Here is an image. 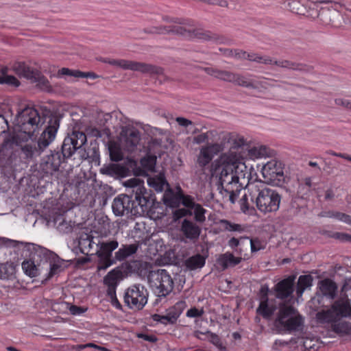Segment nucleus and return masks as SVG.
Instances as JSON below:
<instances>
[{
	"mask_svg": "<svg viewBox=\"0 0 351 351\" xmlns=\"http://www.w3.org/2000/svg\"><path fill=\"white\" fill-rule=\"evenodd\" d=\"M38 255L41 256V254H43L44 258L45 259V262L47 263L49 261V271L47 274L46 280H49L53 276L60 272L62 270V261L56 254L47 250L46 248H43L40 247H38Z\"/></svg>",
	"mask_w": 351,
	"mask_h": 351,
	"instance_id": "aec40b11",
	"label": "nucleus"
},
{
	"mask_svg": "<svg viewBox=\"0 0 351 351\" xmlns=\"http://www.w3.org/2000/svg\"><path fill=\"white\" fill-rule=\"evenodd\" d=\"M192 210L186 208H178L173 212V217L176 219H179L186 216H191Z\"/></svg>",
	"mask_w": 351,
	"mask_h": 351,
	"instance_id": "6e6d98bb",
	"label": "nucleus"
},
{
	"mask_svg": "<svg viewBox=\"0 0 351 351\" xmlns=\"http://www.w3.org/2000/svg\"><path fill=\"white\" fill-rule=\"evenodd\" d=\"M121 275V271L112 269L104 278V283L108 287L107 293L110 298L115 296L118 280Z\"/></svg>",
	"mask_w": 351,
	"mask_h": 351,
	"instance_id": "393cba45",
	"label": "nucleus"
},
{
	"mask_svg": "<svg viewBox=\"0 0 351 351\" xmlns=\"http://www.w3.org/2000/svg\"><path fill=\"white\" fill-rule=\"evenodd\" d=\"M125 186L132 189V193H134L136 200H141L145 198L146 200H149V205H152V195L144 186L143 180L138 178H130L125 182Z\"/></svg>",
	"mask_w": 351,
	"mask_h": 351,
	"instance_id": "6ab92c4d",
	"label": "nucleus"
},
{
	"mask_svg": "<svg viewBox=\"0 0 351 351\" xmlns=\"http://www.w3.org/2000/svg\"><path fill=\"white\" fill-rule=\"evenodd\" d=\"M149 292L142 285H134L128 287L124 293L125 304L131 310H142L147 303Z\"/></svg>",
	"mask_w": 351,
	"mask_h": 351,
	"instance_id": "6e6552de",
	"label": "nucleus"
},
{
	"mask_svg": "<svg viewBox=\"0 0 351 351\" xmlns=\"http://www.w3.org/2000/svg\"><path fill=\"white\" fill-rule=\"evenodd\" d=\"M77 73L78 74L79 78H96V75L92 72H82L79 71Z\"/></svg>",
	"mask_w": 351,
	"mask_h": 351,
	"instance_id": "338daca9",
	"label": "nucleus"
},
{
	"mask_svg": "<svg viewBox=\"0 0 351 351\" xmlns=\"http://www.w3.org/2000/svg\"><path fill=\"white\" fill-rule=\"evenodd\" d=\"M223 145L219 143H208L199 149L197 156V163L204 167L213 160L214 157L223 150Z\"/></svg>",
	"mask_w": 351,
	"mask_h": 351,
	"instance_id": "2eb2a0df",
	"label": "nucleus"
},
{
	"mask_svg": "<svg viewBox=\"0 0 351 351\" xmlns=\"http://www.w3.org/2000/svg\"><path fill=\"white\" fill-rule=\"evenodd\" d=\"M125 146L128 152H134L141 140L140 132L134 128H125L122 131Z\"/></svg>",
	"mask_w": 351,
	"mask_h": 351,
	"instance_id": "5701e85b",
	"label": "nucleus"
},
{
	"mask_svg": "<svg viewBox=\"0 0 351 351\" xmlns=\"http://www.w3.org/2000/svg\"><path fill=\"white\" fill-rule=\"evenodd\" d=\"M269 293L268 286L262 285L258 293L259 305L256 308V313L266 319H270L277 309L274 300L269 298Z\"/></svg>",
	"mask_w": 351,
	"mask_h": 351,
	"instance_id": "ddd939ff",
	"label": "nucleus"
},
{
	"mask_svg": "<svg viewBox=\"0 0 351 351\" xmlns=\"http://www.w3.org/2000/svg\"><path fill=\"white\" fill-rule=\"evenodd\" d=\"M226 56L234 57L237 59L248 60L258 63L265 64H275L282 68L291 69L293 70H304V66L288 60H274L269 56H262L254 53H247L242 50H231L229 49H220Z\"/></svg>",
	"mask_w": 351,
	"mask_h": 351,
	"instance_id": "39448f33",
	"label": "nucleus"
},
{
	"mask_svg": "<svg viewBox=\"0 0 351 351\" xmlns=\"http://www.w3.org/2000/svg\"><path fill=\"white\" fill-rule=\"evenodd\" d=\"M250 183L247 184L245 193L239 202L241 211L247 215H254L256 213V210L254 208L256 204V199L250 195L249 191Z\"/></svg>",
	"mask_w": 351,
	"mask_h": 351,
	"instance_id": "4be33fe9",
	"label": "nucleus"
},
{
	"mask_svg": "<svg viewBox=\"0 0 351 351\" xmlns=\"http://www.w3.org/2000/svg\"><path fill=\"white\" fill-rule=\"evenodd\" d=\"M228 143L231 145L230 150L215 160L212 171L214 173H219L218 188L220 193L234 204L243 189L240 179L245 178L243 172L247 168L238 149L245 145L246 141L243 136L232 134L228 138Z\"/></svg>",
	"mask_w": 351,
	"mask_h": 351,
	"instance_id": "f03ea898",
	"label": "nucleus"
},
{
	"mask_svg": "<svg viewBox=\"0 0 351 351\" xmlns=\"http://www.w3.org/2000/svg\"><path fill=\"white\" fill-rule=\"evenodd\" d=\"M321 3L324 2L322 1ZM326 3L330 4V7L332 10L322 8L317 12V17L324 25L337 28L341 25L339 21L341 18L340 12L343 5L335 1H326Z\"/></svg>",
	"mask_w": 351,
	"mask_h": 351,
	"instance_id": "f8f14e48",
	"label": "nucleus"
},
{
	"mask_svg": "<svg viewBox=\"0 0 351 351\" xmlns=\"http://www.w3.org/2000/svg\"><path fill=\"white\" fill-rule=\"evenodd\" d=\"M331 307L336 316L346 317L351 315V304L348 301L338 300Z\"/></svg>",
	"mask_w": 351,
	"mask_h": 351,
	"instance_id": "c756f323",
	"label": "nucleus"
},
{
	"mask_svg": "<svg viewBox=\"0 0 351 351\" xmlns=\"http://www.w3.org/2000/svg\"><path fill=\"white\" fill-rule=\"evenodd\" d=\"M47 117L33 107H26L19 114L17 121L21 132L13 135L12 143L21 147V154L26 160L40 156L55 140L60 127V120L50 117L38 141H29L34 132L46 122Z\"/></svg>",
	"mask_w": 351,
	"mask_h": 351,
	"instance_id": "f257e3e1",
	"label": "nucleus"
},
{
	"mask_svg": "<svg viewBox=\"0 0 351 351\" xmlns=\"http://www.w3.org/2000/svg\"><path fill=\"white\" fill-rule=\"evenodd\" d=\"M148 280L150 287L158 298H165L173 289V280L165 269L151 271Z\"/></svg>",
	"mask_w": 351,
	"mask_h": 351,
	"instance_id": "0eeeda50",
	"label": "nucleus"
},
{
	"mask_svg": "<svg viewBox=\"0 0 351 351\" xmlns=\"http://www.w3.org/2000/svg\"><path fill=\"white\" fill-rule=\"evenodd\" d=\"M137 249L138 246L135 244L123 245V247L115 252V259L119 261H122L135 254Z\"/></svg>",
	"mask_w": 351,
	"mask_h": 351,
	"instance_id": "4c0bfd02",
	"label": "nucleus"
},
{
	"mask_svg": "<svg viewBox=\"0 0 351 351\" xmlns=\"http://www.w3.org/2000/svg\"><path fill=\"white\" fill-rule=\"evenodd\" d=\"M295 279V275H290L276 283L273 288L276 298L283 300L291 297L294 292Z\"/></svg>",
	"mask_w": 351,
	"mask_h": 351,
	"instance_id": "f3484780",
	"label": "nucleus"
},
{
	"mask_svg": "<svg viewBox=\"0 0 351 351\" xmlns=\"http://www.w3.org/2000/svg\"><path fill=\"white\" fill-rule=\"evenodd\" d=\"M205 263L206 257L199 254L189 257L185 261L186 267L191 270L202 268L204 266Z\"/></svg>",
	"mask_w": 351,
	"mask_h": 351,
	"instance_id": "58836bf2",
	"label": "nucleus"
},
{
	"mask_svg": "<svg viewBox=\"0 0 351 351\" xmlns=\"http://www.w3.org/2000/svg\"><path fill=\"white\" fill-rule=\"evenodd\" d=\"M241 257H236L231 252H226L219 255L217 259V263L222 270H226L228 267H234L241 262Z\"/></svg>",
	"mask_w": 351,
	"mask_h": 351,
	"instance_id": "bb28decb",
	"label": "nucleus"
},
{
	"mask_svg": "<svg viewBox=\"0 0 351 351\" xmlns=\"http://www.w3.org/2000/svg\"><path fill=\"white\" fill-rule=\"evenodd\" d=\"M303 324L304 319L302 316L297 313L276 326L282 327L286 331L291 332L298 330Z\"/></svg>",
	"mask_w": 351,
	"mask_h": 351,
	"instance_id": "cd10ccee",
	"label": "nucleus"
},
{
	"mask_svg": "<svg viewBox=\"0 0 351 351\" xmlns=\"http://www.w3.org/2000/svg\"><path fill=\"white\" fill-rule=\"evenodd\" d=\"M204 70L207 74L226 82H232L235 84L247 88L252 87L256 88L258 87V82L250 80L246 77L239 74L219 70L213 67H206Z\"/></svg>",
	"mask_w": 351,
	"mask_h": 351,
	"instance_id": "9b49d317",
	"label": "nucleus"
},
{
	"mask_svg": "<svg viewBox=\"0 0 351 351\" xmlns=\"http://www.w3.org/2000/svg\"><path fill=\"white\" fill-rule=\"evenodd\" d=\"M328 154H330V155L334 156H337V157L342 158L343 159H346V160L351 162V156H350V155H348L347 154L337 153V152H335L334 151H332V150H330L329 152H328Z\"/></svg>",
	"mask_w": 351,
	"mask_h": 351,
	"instance_id": "69168bd1",
	"label": "nucleus"
},
{
	"mask_svg": "<svg viewBox=\"0 0 351 351\" xmlns=\"http://www.w3.org/2000/svg\"><path fill=\"white\" fill-rule=\"evenodd\" d=\"M206 334L210 343L220 349L222 348L221 339L217 335L210 331H208Z\"/></svg>",
	"mask_w": 351,
	"mask_h": 351,
	"instance_id": "4d7b16f0",
	"label": "nucleus"
},
{
	"mask_svg": "<svg viewBox=\"0 0 351 351\" xmlns=\"http://www.w3.org/2000/svg\"><path fill=\"white\" fill-rule=\"evenodd\" d=\"M335 103L337 105H341L343 107L351 110V101L346 99H337Z\"/></svg>",
	"mask_w": 351,
	"mask_h": 351,
	"instance_id": "e2e57ef3",
	"label": "nucleus"
},
{
	"mask_svg": "<svg viewBox=\"0 0 351 351\" xmlns=\"http://www.w3.org/2000/svg\"><path fill=\"white\" fill-rule=\"evenodd\" d=\"M201 231L200 226L190 219H184L181 223L180 232L189 240L197 239Z\"/></svg>",
	"mask_w": 351,
	"mask_h": 351,
	"instance_id": "b1692460",
	"label": "nucleus"
},
{
	"mask_svg": "<svg viewBox=\"0 0 351 351\" xmlns=\"http://www.w3.org/2000/svg\"><path fill=\"white\" fill-rule=\"evenodd\" d=\"M272 154L273 150L265 145L253 147L248 150V156L252 160L269 157L271 156Z\"/></svg>",
	"mask_w": 351,
	"mask_h": 351,
	"instance_id": "473e14b6",
	"label": "nucleus"
},
{
	"mask_svg": "<svg viewBox=\"0 0 351 351\" xmlns=\"http://www.w3.org/2000/svg\"><path fill=\"white\" fill-rule=\"evenodd\" d=\"M186 306L187 304L185 300H180L177 302L173 306L169 307L167 310V313H168L171 316H173L174 319L178 321L180 315L182 313Z\"/></svg>",
	"mask_w": 351,
	"mask_h": 351,
	"instance_id": "37998d69",
	"label": "nucleus"
},
{
	"mask_svg": "<svg viewBox=\"0 0 351 351\" xmlns=\"http://www.w3.org/2000/svg\"><path fill=\"white\" fill-rule=\"evenodd\" d=\"M8 69L6 66H3L0 69V84L11 85L16 87L19 86L20 82L18 79L13 75H8Z\"/></svg>",
	"mask_w": 351,
	"mask_h": 351,
	"instance_id": "ea45409f",
	"label": "nucleus"
},
{
	"mask_svg": "<svg viewBox=\"0 0 351 351\" xmlns=\"http://www.w3.org/2000/svg\"><path fill=\"white\" fill-rule=\"evenodd\" d=\"M313 278L311 275H301L299 276L296 285V294L301 297L305 289L313 285Z\"/></svg>",
	"mask_w": 351,
	"mask_h": 351,
	"instance_id": "e433bc0d",
	"label": "nucleus"
},
{
	"mask_svg": "<svg viewBox=\"0 0 351 351\" xmlns=\"http://www.w3.org/2000/svg\"><path fill=\"white\" fill-rule=\"evenodd\" d=\"M284 165L281 161L271 160L262 168V174L267 182H280L284 180Z\"/></svg>",
	"mask_w": 351,
	"mask_h": 351,
	"instance_id": "4468645a",
	"label": "nucleus"
},
{
	"mask_svg": "<svg viewBox=\"0 0 351 351\" xmlns=\"http://www.w3.org/2000/svg\"><path fill=\"white\" fill-rule=\"evenodd\" d=\"M65 160L60 151H51L50 154L43 158L40 169L45 173L53 175L54 172L59 170L61 163Z\"/></svg>",
	"mask_w": 351,
	"mask_h": 351,
	"instance_id": "a211bd4d",
	"label": "nucleus"
},
{
	"mask_svg": "<svg viewBox=\"0 0 351 351\" xmlns=\"http://www.w3.org/2000/svg\"><path fill=\"white\" fill-rule=\"evenodd\" d=\"M317 317L320 322L326 323L331 322L332 324L335 322L336 319L335 314L332 309L319 312L317 314Z\"/></svg>",
	"mask_w": 351,
	"mask_h": 351,
	"instance_id": "09e8293b",
	"label": "nucleus"
},
{
	"mask_svg": "<svg viewBox=\"0 0 351 351\" xmlns=\"http://www.w3.org/2000/svg\"><path fill=\"white\" fill-rule=\"evenodd\" d=\"M250 195L256 199L257 209L263 214L276 212L281 202L280 195L276 191L266 187L261 182L250 183Z\"/></svg>",
	"mask_w": 351,
	"mask_h": 351,
	"instance_id": "7ed1b4c3",
	"label": "nucleus"
},
{
	"mask_svg": "<svg viewBox=\"0 0 351 351\" xmlns=\"http://www.w3.org/2000/svg\"><path fill=\"white\" fill-rule=\"evenodd\" d=\"M322 293L330 299H334L337 295V284L330 279L326 278L319 282Z\"/></svg>",
	"mask_w": 351,
	"mask_h": 351,
	"instance_id": "c85d7f7f",
	"label": "nucleus"
},
{
	"mask_svg": "<svg viewBox=\"0 0 351 351\" xmlns=\"http://www.w3.org/2000/svg\"><path fill=\"white\" fill-rule=\"evenodd\" d=\"M12 70L19 77H25L35 82L41 88L50 87L49 80L38 70L30 66L24 62H16L12 66Z\"/></svg>",
	"mask_w": 351,
	"mask_h": 351,
	"instance_id": "9d476101",
	"label": "nucleus"
},
{
	"mask_svg": "<svg viewBox=\"0 0 351 351\" xmlns=\"http://www.w3.org/2000/svg\"><path fill=\"white\" fill-rule=\"evenodd\" d=\"M69 311L73 315H79L86 312V308L76 305L71 306Z\"/></svg>",
	"mask_w": 351,
	"mask_h": 351,
	"instance_id": "680f3d73",
	"label": "nucleus"
},
{
	"mask_svg": "<svg viewBox=\"0 0 351 351\" xmlns=\"http://www.w3.org/2000/svg\"><path fill=\"white\" fill-rule=\"evenodd\" d=\"M193 209L194 210L195 221L200 223H204L206 221V210L199 204H197Z\"/></svg>",
	"mask_w": 351,
	"mask_h": 351,
	"instance_id": "8fccbe9b",
	"label": "nucleus"
},
{
	"mask_svg": "<svg viewBox=\"0 0 351 351\" xmlns=\"http://www.w3.org/2000/svg\"><path fill=\"white\" fill-rule=\"evenodd\" d=\"M156 163V157L153 155H147L140 160L141 168L138 169L137 174L144 175L148 171H154Z\"/></svg>",
	"mask_w": 351,
	"mask_h": 351,
	"instance_id": "7c9ffc66",
	"label": "nucleus"
},
{
	"mask_svg": "<svg viewBox=\"0 0 351 351\" xmlns=\"http://www.w3.org/2000/svg\"><path fill=\"white\" fill-rule=\"evenodd\" d=\"M322 217L335 218L340 221L351 225V216L337 211H327L321 214Z\"/></svg>",
	"mask_w": 351,
	"mask_h": 351,
	"instance_id": "c03bdc74",
	"label": "nucleus"
},
{
	"mask_svg": "<svg viewBox=\"0 0 351 351\" xmlns=\"http://www.w3.org/2000/svg\"><path fill=\"white\" fill-rule=\"evenodd\" d=\"M79 70H72L68 68H62L59 69L57 73V77H62L64 75L71 76L79 78L78 74Z\"/></svg>",
	"mask_w": 351,
	"mask_h": 351,
	"instance_id": "5fc2aeb1",
	"label": "nucleus"
},
{
	"mask_svg": "<svg viewBox=\"0 0 351 351\" xmlns=\"http://www.w3.org/2000/svg\"><path fill=\"white\" fill-rule=\"evenodd\" d=\"M285 7L293 13L303 14L301 10V3L298 0H288Z\"/></svg>",
	"mask_w": 351,
	"mask_h": 351,
	"instance_id": "864d4df0",
	"label": "nucleus"
},
{
	"mask_svg": "<svg viewBox=\"0 0 351 351\" xmlns=\"http://www.w3.org/2000/svg\"><path fill=\"white\" fill-rule=\"evenodd\" d=\"M119 243L116 240L102 242L99 244V249L97 251L98 256H111L112 252L118 247Z\"/></svg>",
	"mask_w": 351,
	"mask_h": 351,
	"instance_id": "c9c22d12",
	"label": "nucleus"
},
{
	"mask_svg": "<svg viewBox=\"0 0 351 351\" xmlns=\"http://www.w3.org/2000/svg\"><path fill=\"white\" fill-rule=\"evenodd\" d=\"M204 313L203 308H197L196 307H192L186 311V315L190 318L200 317Z\"/></svg>",
	"mask_w": 351,
	"mask_h": 351,
	"instance_id": "13d9d810",
	"label": "nucleus"
},
{
	"mask_svg": "<svg viewBox=\"0 0 351 351\" xmlns=\"http://www.w3.org/2000/svg\"><path fill=\"white\" fill-rule=\"evenodd\" d=\"M87 139L86 134L80 131H73L63 141L60 153L63 158H70L73 155H79L80 160L86 158L87 155L83 146Z\"/></svg>",
	"mask_w": 351,
	"mask_h": 351,
	"instance_id": "423d86ee",
	"label": "nucleus"
},
{
	"mask_svg": "<svg viewBox=\"0 0 351 351\" xmlns=\"http://www.w3.org/2000/svg\"><path fill=\"white\" fill-rule=\"evenodd\" d=\"M149 186L154 189L156 192H162L165 187L169 186V184L163 174L160 173L158 176L149 178L147 179Z\"/></svg>",
	"mask_w": 351,
	"mask_h": 351,
	"instance_id": "2f4dec72",
	"label": "nucleus"
},
{
	"mask_svg": "<svg viewBox=\"0 0 351 351\" xmlns=\"http://www.w3.org/2000/svg\"><path fill=\"white\" fill-rule=\"evenodd\" d=\"M110 158L112 161L119 162L123 160V154L119 144L112 142L108 145Z\"/></svg>",
	"mask_w": 351,
	"mask_h": 351,
	"instance_id": "a19ab883",
	"label": "nucleus"
},
{
	"mask_svg": "<svg viewBox=\"0 0 351 351\" xmlns=\"http://www.w3.org/2000/svg\"><path fill=\"white\" fill-rule=\"evenodd\" d=\"M32 245L33 249L36 252L32 254L30 258L24 260L21 265L22 269L25 274L30 278L37 277L41 274L43 270V267H41L42 260H40V263L35 261V256L36 254L39 256V252L36 250V247H38L39 246H36L34 244H32Z\"/></svg>",
	"mask_w": 351,
	"mask_h": 351,
	"instance_id": "412c9836",
	"label": "nucleus"
},
{
	"mask_svg": "<svg viewBox=\"0 0 351 351\" xmlns=\"http://www.w3.org/2000/svg\"><path fill=\"white\" fill-rule=\"evenodd\" d=\"M332 330L336 333L350 334L351 332V324L346 321H336L332 324Z\"/></svg>",
	"mask_w": 351,
	"mask_h": 351,
	"instance_id": "49530a36",
	"label": "nucleus"
},
{
	"mask_svg": "<svg viewBox=\"0 0 351 351\" xmlns=\"http://www.w3.org/2000/svg\"><path fill=\"white\" fill-rule=\"evenodd\" d=\"M79 244L81 246L82 252L88 254L90 252V249L93 248L94 242L93 241V238L90 239L88 235H86V239H80Z\"/></svg>",
	"mask_w": 351,
	"mask_h": 351,
	"instance_id": "3c124183",
	"label": "nucleus"
},
{
	"mask_svg": "<svg viewBox=\"0 0 351 351\" xmlns=\"http://www.w3.org/2000/svg\"><path fill=\"white\" fill-rule=\"evenodd\" d=\"M172 31L184 38L190 40L198 39L203 40H211L216 38L215 34L203 29H193L191 27L186 28L184 26L179 25L174 27V29Z\"/></svg>",
	"mask_w": 351,
	"mask_h": 351,
	"instance_id": "dca6fc26",
	"label": "nucleus"
},
{
	"mask_svg": "<svg viewBox=\"0 0 351 351\" xmlns=\"http://www.w3.org/2000/svg\"><path fill=\"white\" fill-rule=\"evenodd\" d=\"M312 187V180L309 177L305 178L299 182V186L298 188V194L302 198H306L311 191Z\"/></svg>",
	"mask_w": 351,
	"mask_h": 351,
	"instance_id": "79ce46f5",
	"label": "nucleus"
},
{
	"mask_svg": "<svg viewBox=\"0 0 351 351\" xmlns=\"http://www.w3.org/2000/svg\"><path fill=\"white\" fill-rule=\"evenodd\" d=\"M180 201L181 199L178 196V191L173 193L171 190H169L164 195V202L170 207H178Z\"/></svg>",
	"mask_w": 351,
	"mask_h": 351,
	"instance_id": "a18cd8bd",
	"label": "nucleus"
},
{
	"mask_svg": "<svg viewBox=\"0 0 351 351\" xmlns=\"http://www.w3.org/2000/svg\"><path fill=\"white\" fill-rule=\"evenodd\" d=\"M332 237L342 241H351V236L345 233L335 232Z\"/></svg>",
	"mask_w": 351,
	"mask_h": 351,
	"instance_id": "0e129e2a",
	"label": "nucleus"
},
{
	"mask_svg": "<svg viewBox=\"0 0 351 351\" xmlns=\"http://www.w3.org/2000/svg\"><path fill=\"white\" fill-rule=\"evenodd\" d=\"M211 134V131H208L205 133L199 134L194 137V143L197 144L206 143L208 141L209 137Z\"/></svg>",
	"mask_w": 351,
	"mask_h": 351,
	"instance_id": "bf43d9fd",
	"label": "nucleus"
},
{
	"mask_svg": "<svg viewBox=\"0 0 351 351\" xmlns=\"http://www.w3.org/2000/svg\"><path fill=\"white\" fill-rule=\"evenodd\" d=\"M159 322L165 325L174 324L177 322L173 316H171L168 313H166L165 315L160 316Z\"/></svg>",
	"mask_w": 351,
	"mask_h": 351,
	"instance_id": "052dcab7",
	"label": "nucleus"
},
{
	"mask_svg": "<svg viewBox=\"0 0 351 351\" xmlns=\"http://www.w3.org/2000/svg\"><path fill=\"white\" fill-rule=\"evenodd\" d=\"M100 60L103 62L108 63L111 65L118 66L123 69L140 71L143 73L160 75L163 73V69L161 67L142 62L125 60H115L108 58H101Z\"/></svg>",
	"mask_w": 351,
	"mask_h": 351,
	"instance_id": "1a4fd4ad",
	"label": "nucleus"
},
{
	"mask_svg": "<svg viewBox=\"0 0 351 351\" xmlns=\"http://www.w3.org/2000/svg\"><path fill=\"white\" fill-rule=\"evenodd\" d=\"M151 207L149 200L145 198L140 200L133 199L132 196L121 194L115 197L112 204L114 214L117 216L125 215L128 217L143 215Z\"/></svg>",
	"mask_w": 351,
	"mask_h": 351,
	"instance_id": "20e7f679",
	"label": "nucleus"
},
{
	"mask_svg": "<svg viewBox=\"0 0 351 351\" xmlns=\"http://www.w3.org/2000/svg\"><path fill=\"white\" fill-rule=\"evenodd\" d=\"M176 121L180 125L184 127H187L188 125H191L193 123L191 121L184 117H177Z\"/></svg>",
	"mask_w": 351,
	"mask_h": 351,
	"instance_id": "774afa93",
	"label": "nucleus"
},
{
	"mask_svg": "<svg viewBox=\"0 0 351 351\" xmlns=\"http://www.w3.org/2000/svg\"><path fill=\"white\" fill-rule=\"evenodd\" d=\"M297 313H298L293 306L285 304H282L280 306L279 312L275 321L276 325H278L285 319L293 317Z\"/></svg>",
	"mask_w": 351,
	"mask_h": 351,
	"instance_id": "f704fd0d",
	"label": "nucleus"
},
{
	"mask_svg": "<svg viewBox=\"0 0 351 351\" xmlns=\"http://www.w3.org/2000/svg\"><path fill=\"white\" fill-rule=\"evenodd\" d=\"M178 196L181 199L180 202L182 204L191 210L197 204V203H195L194 197L184 194L180 188L178 190Z\"/></svg>",
	"mask_w": 351,
	"mask_h": 351,
	"instance_id": "de8ad7c7",
	"label": "nucleus"
},
{
	"mask_svg": "<svg viewBox=\"0 0 351 351\" xmlns=\"http://www.w3.org/2000/svg\"><path fill=\"white\" fill-rule=\"evenodd\" d=\"M219 224L223 231H228L237 233L246 232L247 227L245 225L235 223L228 219H220Z\"/></svg>",
	"mask_w": 351,
	"mask_h": 351,
	"instance_id": "72a5a7b5",
	"label": "nucleus"
},
{
	"mask_svg": "<svg viewBox=\"0 0 351 351\" xmlns=\"http://www.w3.org/2000/svg\"><path fill=\"white\" fill-rule=\"evenodd\" d=\"M98 257L99 258V261L97 265V269L99 271L106 269L114 263L111 256Z\"/></svg>",
	"mask_w": 351,
	"mask_h": 351,
	"instance_id": "603ef678",
	"label": "nucleus"
},
{
	"mask_svg": "<svg viewBox=\"0 0 351 351\" xmlns=\"http://www.w3.org/2000/svg\"><path fill=\"white\" fill-rule=\"evenodd\" d=\"M100 171L102 174L111 177L124 178L128 175L129 169L123 165L112 163L103 167Z\"/></svg>",
	"mask_w": 351,
	"mask_h": 351,
	"instance_id": "a878e982",
	"label": "nucleus"
}]
</instances>
